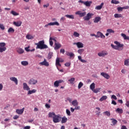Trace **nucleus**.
<instances>
[{
  "label": "nucleus",
  "mask_w": 129,
  "mask_h": 129,
  "mask_svg": "<svg viewBox=\"0 0 129 129\" xmlns=\"http://www.w3.org/2000/svg\"><path fill=\"white\" fill-rule=\"evenodd\" d=\"M55 65L56 66H59L61 67V64H60V58L57 57L55 61Z\"/></svg>",
  "instance_id": "nucleus-21"
},
{
  "label": "nucleus",
  "mask_w": 129,
  "mask_h": 129,
  "mask_svg": "<svg viewBox=\"0 0 129 129\" xmlns=\"http://www.w3.org/2000/svg\"><path fill=\"white\" fill-rule=\"evenodd\" d=\"M11 14L12 15H13V16H19V14L17 12H16L15 11H12L11 12Z\"/></svg>",
  "instance_id": "nucleus-48"
},
{
  "label": "nucleus",
  "mask_w": 129,
  "mask_h": 129,
  "mask_svg": "<svg viewBox=\"0 0 129 129\" xmlns=\"http://www.w3.org/2000/svg\"><path fill=\"white\" fill-rule=\"evenodd\" d=\"M25 109V108H23L21 109H17L16 110V112L18 113V114H22L23 112H24V110Z\"/></svg>",
  "instance_id": "nucleus-19"
},
{
  "label": "nucleus",
  "mask_w": 129,
  "mask_h": 129,
  "mask_svg": "<svg viewBox=\"0 0 129 129\" xmlns=\"http://www.w3.org/2000/svg\"><path fill=\"white\" fill-rule=\"evenodd\" d=\"M61 118V117L60 115H55L53 116L52 120L54 123H57V122H60Z\"/></svg>",
  "instance_id": "nucleus-2"
},
{
  "label": "nucleus",
  "mask_w": 129,
  "mask_h": 129,
  "mask_svg": "<svg viewBox=\"0 0 129 129\" xmlns=\"http://www.w3.org/2000/svg\"><path fill=\"white\" fill-rule=\"evenodd\" d=\"M91 4H92V1H86L84 5L86 6V7H90Z\"/></svg>",
  "instance_id": "nucleus-22"
},
{
  "label": "nucleus",
  "mask_w": 129,
  "mask_h": 129,
  "mask_svg": "<svg viewBox=\"0 0 129 129\" xmlns=\"http://www.w3.org/2000/svg\"><path fill=\"white\" fill-rule=\"evenodd\" d=\"M21 64L23 66H28V65H29V62H28V61H27L26 60L22 61H21Z\"/></svg>",
  "instance_id": "nucleus-34"
},
{
  "label": "nucleus",
  "mask_w": 129,
  "mask_h": 129,
  "mask_svg": "<svg viewBox=\"0 0 129 129\" xmlns=\"http://www.w3.org/2000/svg\"><path fill=\"white\" fill-rule=\"evenodd\" d=\"M111 103H112V104H113L114 105H116V104H117L116 102H115V101H114V100H112Z\"/></svg>",
  "instance_id": "nucleus-62"
},
{
  "label": "nucleus",
  "mask_w": 129,
  "mask_h": 129,
  "mask_svg": "<svg viewBox=\"0 0 129 129\" xmlns=\"http://www.w3.org/2000/svg\"><path fill=\"white\" fill-rule=\"evenodd\" d=\"M125 105L127 106V107H129V101H126Z\"/></svg>",
  "instance_id": "nucleus-64"
},
{
  "label": "nucleus",
  "mask_w": 129,
  "mask_h": 129,
  "mask_svg": "<svg viewBox=\"0 0 129 129\" xmlns=\"http://www.w3.org/2000/svg\"><path fill=\"white\" fill-rule=\"evenodd\" d=\"M54 41L55 42H57V40L55 39V38H53L52 37H50L49 38V44L51 46H53V41Z\"/></svg>",
  "instance_id": "nucleus-23"
},
{
  "label": "nucleus",
  "mask_w": 129,
  "mask_h": 129,
  "mask_svg": "<svg viewBox=\"0 0 129 129\" xmlns=\"http://www.w3.org/2000/svg\"><path fill=\"white\" fill-rule=\"evenodd\" d=\"M71 65V63L70 62H66L64 64V66H66V67H69V66H70Z\"/></svg>",
  "instance_id": "nucleus-57"
},
{
  "label": "nucleus",
  "mask_w": 129,
  "mask_h": 129,
  "mask_svg": "<svg viewBox=\"0 0 129 129\" xmlns=\"http://www.w3.org/2000/svg\"><path fill=\"white\" fill-rule=\"evenodd\" d=\"M75 81V78H72L71 79L68 80V82L71 83V84H74L73 82Z\"/></svg>",
  "instance_id": "nucleus-42"
},
{
  "label": "nucleus",
  "mask_w": 129,
  "mask_h": 129,
  "mask_svg": "<svg viewBox=\"0 0 129 129\" xmlns=\"http://www.w3.org/2000/svg\"><path fill=\"white\" fill-rule=\"evenodd\" d=\"M82 86H83V83L80 82L78 85L79 89H80V88H81V87H82Z\"/></svg>",
  "instance_id": "nucleus-53"
},
{
  "label": "nucleus",
  "mask_w": 129,
  "mask_h": 129,
  "mask_svg": "<svg viewBox=\"0 0 129 129\" xmlns=\"http://www.w3.org/2000/svg\"><path fill=\"white\" fill-rule=\"evenodd\" d=\"M129 6H125L123 7H118L117 10L118 12H122L123 10H128Z\"/></svg>",
  "instance_id": "nucleus-11"
},
{
  "label": "nucleus",
  "mask_w": 129,
  "mask_h": 129,
  "mask_svg": "<svg viewBox=\"0 0 129 129\" xmlns=\"http://www.w3.org/2000/svg\"><path fill=\"white\" fill-rule=\"evenodd\" d=\"M61 44H60L59 42H55V47H54V50H58V49H60L61 47Z\"/></svg>",
  "instance_id": "nucleus-13"
},
{
  "label": "nucleus",
  "mask_w": 129,
  "mask_h": 129,
  "mask_svg": "<svg viewBox=\"0 0 129 129\" xmlns=\"http://www.w3.org/2000/svg\"><path fill=\"white\" fill-rule=\"evenodd\" d=\"M111 3V4H114V5H117L119 4V2L116 0H112Z\"/></svg>",
  "instance_id": "nucleus-45"
},
{
  "label": "nucleus",
  "mask_w": 129,
  "mask_h": 129,
  "mask_svg": "<svg viewBox=\"0 0 129 129\" xmlns=\"http://www.w3.org/2000/svg\"><path fill=\"white\" fill-rule=\"evenodd\" d=\"M107 32H108V33H114V30H112V29H108L107 30Z\"/></svg>",
  "instance_id": "nucleus-55"
},
{
  "label": "nucleus",
  "mask_w": 129,
  "mask_h": 129,
  "mask_svg": "<svg viewBox=\"0 0 129 129\" xmlns=\"http://www.w3.org/2000/svg\"><path fill=\"white\" fill-rule=\"evenodd\" d=\"M101 75L106 79H108L109 78H110V76L108 74H106L104 72L101 73Z\"/></svg>",
  "instance_id": "nucleus-12"
},
{
  "label": "nucleus",
  "mask_w": 129,
  "mask_h": 129,
  "mask_svg": "<svg viewBox=\"0 0 129 129\" xmlns=\"http://www.w3.org/2000/svg\"><path fill=\"white\" fill-rule=\"evenodd\" d=\"M124 65L125 66H129V58L124 60Z\"/></svg>",
  "instance_id": "nucleus-32"
},
{
  "label": "nucleus",
  "mask_w": 129,
  "mask_h": 129,
  "mask_svg": "<svg viewBox=\"0 0 129 129\" xmlns=\"http://www.w3.org/2000/svg\"><path fill=\"white\" fill-rule=\"evenodd\" d=\"M75 14L79 15L80 18H82V17H85V16H86V12L82 13L81 11H79L78 12H76L75 13Z\"/></svg>",
  "instance_id": "nucleus-7"
},
{
  "label": "nucleus",
  "mask_w": 129,
  "mask_h": 129,
  "mask_svg": "<svg viewBox=\"0 0 129 129\" xmlns=\"http://www.w3.org/2000/svg\"><path fill=\"white\" fill-rule=\"evenodd\" d=\"M103 114L105 115H107V116H110V112L108 111H106L103 112Z\"/></svg>",
  "instance_id": "nucleus-47"
},
{
  "label": "nucleus",
  "mask_w": 129,
  "mask_h": 129,
  "mask_svg": "<svg viewBox=\"0 0 129 129\" xmlns=\"http://www.w3.org/2000/svg\"><path fill=\"white\" fill-rule=\"evenodd\" d=\"M121 36H122V38H123L124 40H129V37L126 36V35L124 33H121Z\"/></svg>",
  "instance_id": "nucleus-33"
},
{
  "label": "nucleus",
  "mask_w": 129,
  "mask_h": 129,
  "mask_svg": "<svg viewBox=\"0 0 129 129\" xmlns=\"http://www.w3.org/2000/svg\"><path fill=\"white\" fill-rule=\"evenodd\" d=\"M106 99H107V96H103L102 97H101L99 100L100 101H103V100H106Z\"/></svg>",
  "instance_id": "nucleus-41"
},
{
  "label": "nucleus",
  "mask_w": 129,
  "mask_h": 129,
  "mask_svg": "<svg viewBox=\"0 0 129 129\" xmlns=\"http://www.w3.org/2000/svg\"><path fill=\"white\" fill-rule=\"evenodd\" d=\"M17 52L18 54H23L25 52V50L23 48L19 47L17 48Z\"/></svg>",
  "instance_id": "nucleus-16"
},
{
  "label": "nucleus",
  "mask_w": 129,
  "mask_h": 129,
  "mask_svg": "<svg viewBox=\"0 0 129 129\" xmlns=\"http://www.w3.org/2000/svg\"><path fill=\"white\" fill-rule=\"evenodd\" d=\"M35 92H37V90L36 89H33L32 90H29L27 94L29 95L30 94H32V93H35Z\"/></svg>",
  "instance_id": "nucleus-29"
},
{
  "label": "nucleus",
  "mask_w": 129,
  "mask_h": 129,
  "mask_svg": "<svg viewBox=\"0 0 129 129\" xmlns=\"http://www.w3.org/2000/svg\"><path fill=\"white\" fill-rule=\"evenodd\" d=\"M8 32L9 33H15V29H14V28L10 27L8 30Z\"/></svg>",
  "instance_id": "nucleus-43"
},
{
  "label": "nucleus",
  "mask_w": 129,
  "mask_h": 129,
  "mask_svg": "<svg viewBox=\"0 0 129 129\" xmlns=\"http://www.w3.org/2000/svg\"><path fill=\"white\" fill-rule=\"evenodd\" d=\"M55 115H56V114H55V113L54 112H49L48 113L49 117H52V118H53V116H55Z\"/></svg>",
  "instance_id": "nucleus-36"
},
{
  "label": "nucleus",
  "mask_w": 129,
  "mask_h": 129,
  "mask_svg": "<svg viewBox=\"0 0 129 129\" xmlns=\"http://www.w3.org/2000/svg\"><path fill=\"white\" fill-rule=\"evenodd\" d=\"M101 89V88L95 89L94 90H93V92H94V93H98V92L100 91Z\"/></svg>",
  "instance_id": "nucleus-35"
},
{
  "label": "nucleus",
  "mask_w": 129,
  "mask_h": 129,
  "mask_svg": "<svg viewBox=\"0 0 129 129\" xmlns=\"http://www.w3.org/2000/svg\"><path fill=\"white\" fill-rule=\"evenodd\" d=\"M60 53H61V54H64V53H65V49L63 48L60 49Z\"/></svg>",
  "instance_id": "nucleus-58"
},
{
  "label": "nucleus",
  "mask_w": 129,
  "mask_h": 129,
  "mask_svg": "<svg viewBox=\"0 0 129 129\" xmlns=\"http://www.w3.org/2000/svg\"><path fill=\"white\" fill-rule=\"evenodd\" d=\"M68 119L66 116L62 117L61 118V123H65V122H67Z\"/></svg>",
  "instance_id": "nucleus-28"
},
{
  "label": "nucleus",
  "mask_w": 129,
  "mask_h": 129,
  "mask_svg": "<svg viewBox=\"0 0 129 129\" xmlns=\"http://www.w3.org/2000/svg\"><path fill=\"white\" fill-rule=\"evenodd\" d=\"M114 44H116V45H117L119 49H122V50L123 49V47L124 46L123 44H120V43L118 42V41H114Z\"/></svg>",
  "instance_id": "nucleus-9"
},
{
  "label": "nucleus",
  "mask_w": 129,
  "mask_h": 129,
  "mask_svg": "<svg viewBox=\"0 0 129 129\" xmlns=\"http://www.w3.org/2000/svg\"><path fill=\"white\" fill-rule=\"evenodd\" d=\"M29 84L35 85V84H37L38 83V81L36 80H34V79H31L28 82Z\"/></svg>",
  "instance_id": "nucleus-8"
},
{
  "label": "nucleus",
  "mask_w": 129,
  "mask_h": 129,
  "mask_svg": "<svg viewBox=\"0 0 129 129\" xmlns=\"http://www.w3.org/2000/svg\"><path fill=\"white\" fill-rule=\"evenodd\" d=\"M74 45H77L78 48H83L84 47V44L82 43V42H75L74 43Z\"/></svg>",
  "instance_id": "nucleus-10"
},
{
  "label": "nucleus",
  "mask_w": 129,
  "mask_h": 129,
  "mask_svg": "<svg viewBox=\"0 0 129 129\" xmlns=\"http://www.w3.org/2000/svg\"><path fill=\"white\" fill-rule=\"evenodd\" d=\"M108 52L106 50H103L98 53V55L99 56V57H104L106 56V55H108Z\"/></svg>",
  "instance_id": "nucleus-4"
},
{
  "label": "nucleus",
  "mask_w": 129,
  "mask_h": 129,
  "mask_svg": "<svg viewBox=\"0 0 129 129\" xmlns=\"http://www.w3.org/2000/svg\"><path fill=\"white\" fill-rule=\"evenodd\" d=\"M111 120H112V123L113 125H115L116 123H117V120L114 118H111Z\"/></svg>",
  "instance_id": "nucleus-31"
},
{
  "label": "nucleus",
  "mask_w": 129,
  "mask_h": 129,
  "mask_svg": "<svg viewBox=\"0 0 129 129\" xmlns=\"http://www.w3.org/2000/svg\"><path fill=\"white\" fill-rule=\"evenodd\" d=\"M67 56H70V57L71 58H74V57H75V54H74L73 52H68L67 53Z\"/></svg>",
  "instance_id": "nucleus-24"
},
{
  "label": "nucleus",
  "mask_w": 129,
  "mask_h": 129,
  "mask_svg": "<svg viewBox=\"0 0 129 129\" xmlns=\"http://www.w3.org/2000/svg\"><path fill=\"white\" fill-rule=\"evenodd\" d=\"M100 20H101V18H100V17H95L94 23H98Z\"/></svg>",
  "instance_id": "nucleus-30"
},
{
  "label": "nucleus",
  "mask_w": 129,
  "mask_h": 129,
  "mask_svg": "<svg viewBox=\"0 0 129 129\" xmlns=\"http://www.w3.org/2000/svg\"><path fill=\"white\" fill-rule=\"evenodd\" d=\"M113 49H115V50H118L119 51L122 50V48H119L118 46H117V45H115L114 46V48Z\"/></svg>",
  "instance_id": "nucleus-50"
},
{
  "label": "nucleus",
  "mask_w": 129,
  "mask_h": 129,
  "mask_svg": "<svg viewBox=\"0 0 129 129\" xmlns=\"http://www.w3.org/2000/svg\"><path fill=\"white\" fill-rule=\"evenodd\" d=\"M90 88L93 91L95 89V83H92L90 86Z\"/></svg>",
  "instance_id": "nucleus-27"
},
{
  "label": "nucleus",
  "mask_w": 129,
  "mask_h": 129,
  "mask_svg": "<svg viewBox=\"0 0 129 129\" xmlns=\"http://www.w3.org/2000/svg\"><path fill=\"white\" fill-rule=\"evenodd\" d=\"M0 29L3 30H5V26H4V24H0Z\"/></svg>",
  "instance_id": "nucleus-56"
},
{
  "label": "nucleus",
  "mask_w": 129,
  "mask_h": 129,
  "mask_svg": "<svg viewBox=\"0 0 129 129\" xmlns=\"http://www.w3.org/2000/svg\"><path fill=\"white\" fill-rule=\"evenodd\" d=\"M49 26H59L60 24L58 22H50L49 23Z\"/></svg>",
  "instance_id": "nucleus-25"
},
{
  "label": "nucleus",
  "mask_w": 129,
  "mask_h": 129,
  "mask_svg": "<svg viewBox=\"0 0 129 129\" xmlns=\"http://www.w3.org/2000/svg\"><path fill=\"white\" fill-rule=\"evenodd\" d=\"M13 25H14V26H15L16 27H21V26H22V21H14L13 22Z\"/></svg>",
  "instance_id": "nucleus-14"
},
{
  "label": "nucleus",
  "mask_w": 129,
  "mask_h": 129,
  "mask_svg": "<svg viewBox=\"0 0 129 129\" xmlns=\"http://www.w3.org/2000/svg\"><path fill=\"white\" fill-rule=\"evenodd\" d=\"M74 37H78L80 36V34H79V33H78V32H74Z\"/></svg>",
  "instance_id": "nucleus-51"
},
{
  "label": "nucleus",
  "mask_w": 129,
  "mask_h": 129,
  "mask_svg": "<svg viewBox=\"0 0 129 129\" xmlns=\"http://www.w3.org/2000/svg\"><path fill=\"white\" fill-rule=\"evenodd\" d=\"M52 57H53V52H49L48 54L47 58L49 60H50V59H51V58H52Z\"/></svg>",
  "instance_id": "nucleus-40"
},
{
  "label": "nucleus",
  "mask_w": 129,
  "mask_h": 129,
  "mask_svg": "<svg viewBox=\"0 0 129 129\" xmlns=\"http://www.w3.org/2000/svg\"><path fill=\"white\" fill-rule=\"evenodd\" d=\"M26 38L28 40H32L33 39V36H32V35L28 34L26 35Z\"/></svg>",
  "instance_id": "nucleus-49"
},
{
  "label": "nucleus",
  "mask_w": 129,
  "mask_h": 129,
  "mask_svg": "<svg viewBox=\"0 0 129 129\" xmlns=\"http://www.w3.org/2000/svg\"><path fill=\"white\" fill-rule=\"evenodd\" d=\"M10 80H11V81H13L16 85H18V79L16 77H11Z\"/></svg>",
  "instance_id": "nucleus-17"
},
{
  "label": "nucleus",
  "mask_w": 129,
  "mask_h": 129,
  "mask_svg": "<svg viewBox=\"0 0 129 129\" xmlns=\"http://www.w3.org/2000/svg\"><path fill=\"white\" fill-rule=\"evenodd\" d=\"M83 52H84V49H80L78 50V53H79L80 55H82Z\"/></svg>",
  "instance_id": "nucleus-46"
},
{
  "label": "nucleus",
  "mask_w": 129,
  "mask_h": 129,
  "mask_svg": "<svg viewBox=\"0 0 129 129\" xmlns=\"http://www.w3.org/2000/svg\"><path fill=\"white\" fill-rule=\"evenodd\" d=\"M45 106L46 108H50L51 107V106L47 103L45 104Z\"/></svg>",
  "instance_id": "nucleus-60"
},
{
  "label": "nucleus",
  "mask_w": 129,
  "mask_h": 129,
  "mask_svg": "<svg viewBox=\"0 0 129 129\" xmlns=\"http://www.w3.org/2000/svg\"><path fill=\"white\" fill-rule=\"evenodd\" d=\"M104 5V3H102L100 4V5L96 7L95 9L97 10V11H99L100 10H101V9H102V7H103Z\"/></svg>",
  "instance_id": "nucleus-18"
},
{
  "label": "nucleus",
  "mask_w": 129,
  "mask_h": 129,
  "mask_svg": "<svg viewBox=\"0 0 129 129\" xmlns=\"http://www.w3.org/2000/svg\"><path fill=\"white\" fill-rule=\"evenodd\" d=\"M40 65H42L44 66H49V62L47 61L46 59H44V61L39 63Z\"/></svg>",
  "instance_id": "nucleus-15"
},
{
  "label": "nucleus",
  "mask_w": 129,
  "mask_h": 129,
  "mask_svg": "<svg viewBox=\"0 0 129 129\" xmlns=\"http://www.w3.org/2000/svg\"><path fill=\"white\" fill-rule=\"evenodd\" d=\"M37 45L36 49H40V50H43V49H47L48 46L45 44V41L44 40H41L38 42L37 43H35Z\"/></svg>",
  "instance_id": "nucleus-1"
},
{
  "label": "nucleus",
  "mask_w": 129,
  "mask_h": 129,
  "mask_svg": "<svg viewBox=\"0 0 129 129\" xmlns=\"http://www.w3.org/2000/svg\"><path fill=\"white\" fill-rule=\"evenodd\" d=\"M64 83V81H63V80H57L54 82L53 85L54 87H58L59 84H60V83Z\"/></svg>",
  "instance_id": "nucleus-5"
},
{
  "label": "nucleus",
  "mask_w": 129,
  "mask_h": 129,
  "mask_svg": "<svg viewBox=\"0 0 129 129\" xmlns=\"http://www.w3.org/2000/svg\"><path fill=\"white\" fill-rule=\"evenodd\" d=\"M6 47V43L5 42H0V48Z\"/></svg>",
  "instance_id": "nucleus-52"
},
{
  "label": "nucleus",
  "mask_w": 129,
  "mask_h": 129,
  "mask_svg": "<svg viewBox=\"0 0 129 129\" xmlns=\"http://www.w3.org/2000/svg\"><path fill=\"white\" fill-rule=\"evenodd\" d=\"M114 17L116 19H117L118 18H122V15L121 14H115Z\"/></svg>",
  "instance_id": "nucleus-37"
},
{
  "label": "nucleus",
  "mask_w": 129,
  "mask_h": 129,
  "mask_svg": "<svg viewBox=\"0 0 129 129\" xmlns=\"http://www.w3.org/2000/svg\"><path fill=\"white\" fill-rule=\"evenodd\" d=\"M116 112H118V113H122V112H123V110H122V109H120L119 108H117L116 109Z\"/></svg>",
  "instance_id": "nucleus-39"
},
{
  "label": "nucleus",
  "mask_w": 129,
  "mask_h": 129,
  "mask_svg": "<svg viewBox=\"0 0 129 129\" xmlns=\"http://www.w3.org/2000/svg\"><path fill=\"white\" fill-rule=\"evenodd\" d=\"M75 109L76 110H78L79 109H80V107L79 106H75Z\"/></svg>",
  "instance_id": "nucleus-61"
},
{
  "label": "nucleus",
  "mask_w": 129,
  "mask_h": 129,
  "mask_svg": "<svg viewBox=\"0 0 129 129\" xmlns=\"http://www.w3.org/2000/svg\"><path fill=\"white\" fill-rule=\"evenodd\" d=\"M65 17H66V18H68V19H72V20L74 19V15H67L65 16Z\"/></svg>",
  "instance_id": "nucleus-38"
},
{
  "label": "nucleus",
  "mask_w": 129,
  "mask_h": 129,
  "mask_svg": "<svg viewBox=\"0 0 129 129\" xmlns=\"http://www.w3.org/2000/svg\"><path fill=\"white\" fill-rule=\"evenodd\" d=\"M111 98H112L113 99H115V100H116V99H117L116 96L114 95H112Z\"/></svg>",
  "instance_id": "nucleus-59"
},
{
  "label": "nucleus",
  "mask_w": 129,
  "mask_h": 129,
  "mask_svg": "<svg viewBox=\"0 0 129 129\" xmlns=\"http://www.w3.org/2000/svg\"><path fill=\"white\" fill-rule=\"evenodd\" d=\"M72 104L73 106H78V101L77 100H74L72 102Z\"/></svg>",
  "instance_id": "nucleus-26"
},
{
  "label": "nucleus",
  "mask_w": 129,
  "mask_h": 129,
  "mask_svg": "<svg viewBox=\"0 0 129 129\" xmlns=\"http://www.w3.org/2000/svg\"><path fill=\"white\" fill-rule=\"evenodd\" d=\"M94 16V14L93 13H89L87 14V16L84 17V20L85 21H89L91 18H92V16Z\"/></svg>",
  "instance_id": "nucleus-3"
},
{
  "label": "nucleus",
  "mask_w": 129,
  "mask_h": 129,
  "mask_svg": "<svg viewBox=\"0 0 129 129\" xmlns=\"http://www.w3.org/2000/svg\"><path fill=\"white\" fill-rule=\"evenodd\" d=\"M96 38H101V39H104V38H105V36L101 32L98 31L97 32Z\"/></svg>",
  "instance_id": "nucleus-6"
},
{
  "label": "nucleus",
  "mask_w": 129,
  "mask_h": 129,
  "mask_svg": "<svg viewBox=\"0 0 129 129\" xmlns=\"http://www.w3.org/2000/svg\"><path fill=\"white\" fill-rule=\"evenodd\" d=\"M7 50V47H0V53H3V52H5Z\"/></svg>",
  "instance_id": "nucleus-44"
},
{
  "label": "nucleus",
  "mask_w": 129,
  "mask_h": 129,
  "mask_svg": "<svg viewBox=\"0 0 129 129\" xmlns=\"http://www.w3.org/2000/svg\"><path fill=\"white\" fill-rule=\"evenodd\" d=\"M66 112L69 116H70V115H71V112H70V110H69V109H67Z\"/></svg>",
  "instance_id": "nucleus-54"
},
{
  "label": "nucleus",
  "mask_w": 129,
  "mask_h": 129,
  "mask_svg": "<svg viewBox=\"0 0 129 129\" xmlns=\"http://www.w3.org/2000/svg\"><path fill=\"white\" fill-rule=\"evenodd\" d=\"M31 128V126H25L24 129H30Z\"/></svg>",
  "instance_id": "nucleus-63"
},
{
  "label": "nucleus",
  "mask_w": 129,
  "mask_h": 129,
  "mask_svg": "<svg viewBox=\"0 0 129 129\" xmlns=\"http://www.w3.org/2000/svg\"><path fill=\"white\" fill-rule=\"evenodd\" d=\"M23 89L24 90L27 91L30 90V87L28 86V85L26 83H23Z\"/></svg>",
  "instance_id": "nucleus-20"
}]
</instances>
